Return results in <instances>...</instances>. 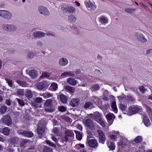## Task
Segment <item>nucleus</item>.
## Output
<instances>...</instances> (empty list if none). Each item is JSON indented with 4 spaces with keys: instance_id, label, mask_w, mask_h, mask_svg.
<instances>
[{
    "instance_id": "nucleus-55",
    "label": "nucleus",
    "mask_w": 152,
    "mask_h": 152,
    "mask_svg": "<svg viewBox=\"0 0 152 152\" xmlns=\"http://www.w3.org/2000/svg\"><path fill=\"white\" fill-rule=\"evenodd\" d=\"M118 98L120 99L121 100H123L124 99H126V96H118Z\"/></svg>"
},
{
    "instance_id": "nucleus-41",
    "label": "nucleus",
    "mask_w": 152,
    "mask_h": 152,
    "mask_svg": "<svg viewBox=\"0 0 152 152\" xmlns=\"http://www.w3.org/2000/svg\"><path fill=\"white\" fill-rule=\"evenodd\" d=\"M52 149L47 146H45L43 150V152H52Z\"/></svg>"
},
{
    "instance_id": "nucleus-54",
    "label": "nucleus",
    "mask_w": 152,
    "mask_h": 152,
    "mask_svg": "<svg viewBox=\"0 0 152 152\" xmlns=\"http://www.w3.org/2000/svg\"><path fill=\"white\" fill-rule=\"evenodd\" d=\"M139 89L141 93H143L145 91L146 89L144 88V87L143 86H141L139 87Z\"/></svg>"
},
{
    "instance_id": "nucleus-51",
    "label": "nucleus",
    "mask_w": 152,
    "mask_h": 152,
    "mask_svg": "<svg viewBox=\"0 0 152 152\" xmlns=\"http://www.w3.org/2000/svg\"><path fill=\"white\" fill-rule=\"evenodd\" d=\"M49 76V75L46 72L42 73L41 77H48Z\"/></svg>"
},
{
    "instance_id": "nucleus-45",
    "label": "nucleus",
    "mask_w": 152,
    "mask_h": 152,
    "mask_svg": "<svg viewBox=\"0 0 152 152\" xmlns=\"http://www.w3.org/2000/svg\"><path fill=\"white\" fill-rule=\"evenodd\" d=\"M58 110L61 112H63L66 110V108L65 107L61 106L59 107Z\"/></svg>"
},
{
    "instance_id": "nucleus-29",
    "label": "nucleus",
    "mask_w": 152,
    "mask_h": 152,
    "mask_svg": "<svg viewBox=\"0 0 152 152\" xmlns=\"http://www.w3.org/2000/svg\"><path fill=\"white\" fill-rule=\"evenodd\" d=\"M65 89L66 91L70 93H73L75 91L74 88L69 86H66Z\"/></svg>"
},
{
    "instance_id": "nucleus-30",
    "label": "nucleus",
    "mask_w": 152,
    "mask_h": 152,
    "mask_svg": "<svg viewBox=\"0 0 152 152\" xmlns=\"http://www.w3.org/2000/svg\"><path fill=\"white\" fill-rule=\"evenodd\" d=\"M111 107L112 109L113 110L114 112L115 113H117L118 112V109L117 107L116 102L113 101L111 105Z\"/></svg>"
},
{
    "instance_id": "nucleus-42",
    "label": "nucleus",
    "mask_w": 152,
    "mask_h": 152,
    "mask_svg": "<svg viewBox=\"0 0 152 152\" xmlns=\"http://www.w3.org/2000/svg\"><path fill=\"white\" fill-rule=\"evenodd\" d=\"M139 40L142 42H145L147 41V40L144 38L143 35L141 34L140 36H137Z\"/></svg>"
},
{
    "instance_id": "nucleus-20",
    "label": "nucleus",
    "mask_w": 152,
    "mask_h": 152,
    "mask_svg": "<svg viewBox=\"0 0 152 152\" xmlns=\"http://www.w3.org/2000/svg\"><path fill=\"white\" fill-rule=\"evenodd\" d=\"M83 107L86 109L88 108L90 109H91L94 107V105L91 102H87L85 103Z\"/></svg>"
},
{
    "instance_id": "nucleus-23",
    "label": "nucleus",
    "mask_w": 152,
    "mask_h": 152,
    "mask_svg": "<svg viewBox=\"0 0 152 152\" xmlns=\"http://www.w3.org/2000/svg\"><path fill=\"white\" fill-rule=\"evenodd\" d=\"M44 105L46 107H51L53 106V100L49 99H47L44 102Z\"/></svg>"
},
{
    "instance_id": "nucleus-50",
    "label": "nucleus",
    "mask_w": 152,
    "mask_h": 152,
    "mask_svg": "<svg viewBox=\"0 0 152 152\" xmlns=\"http://www.w3.org/2000/svg\"><path fill=\"white\" fill-rule=\"evenodd\" d=\"M135 10L134 9H132L131 8H128L125 9V11L128 13H131L132 12Z\"/></svg>"
},
{
    "instance_id": "nucleus-63",
    "label": "nucleus",
    "mask_w": 152,
    "mask_h": 152,
    "mask_svg": "<svg viewBox=\"0 0 152 152\" xmlns=\"http://www.w3.org/2000/svg\"><path fill=\"white\" fill-rule=\"evenodd\" d=\"M71 29L77 30V29H78L79 28H77V27H76V26L75 25H73Z\"/></svg>"
},
{
    "instance_id": "nucleus-24",
    "label": "nucleus",
    "mask_w": 152,
    "mask_h": 152,
    "mask_svg": "<svg viewBox=\"0 0 152 152\" xmlns=\"http://www.w3.org/2000/svg\"><path fill=\"white\" fill-rule=\"evenodd\" d=\"M45 35V33L41 31H38L34 34V37H41L44 36Z\"/></svg>"
},
{
    "instance_id": "nucleus-34",
    "label": "nucleus",
    "mask_w": 152,
    "mask_h": 152,
    "mask_svg": "<svg viewBox=\"0 0 152 152\" xmlns=\"http://www.w3.org/2000/svg\"><path fill=\"white\" fill-rule=\"evenodd\" d=\"M29 75L32 78H35L37 76V74L34 70H31L29 72Z\"/></svg>"
},
{
    "instance_id": "nucleus-60",
    "label": "nucleus",
    "mask_w": 152,
    "mask_h": 152,
    "mask_svg": "<svg viewBox=\"0 0 152 152\" xmlns=\"http://www.w3.org/2000/svg\"><path fill=\"white\" fill-rule=\"evenodd\" d=\"M110 138L112 140H115L116 139V136L115 135L112 134L110 136Z\"/></svg>"
},
{
    "instance_id": "nucleus-64",
    "label": "nucleus",
    "mask_w": 152,
    "mask_h": 152,
    "mask_svg": "<svg viewBox=\"0 0 152 152\" xmlns=\"http://www.w3.org/2000/svg\"><path fill=\"white\" fill-rule=\"evenodd\" d=\"M52 95L50 93H48L45 94V97H46L47 98H48L51 96Z\"/></svg>"
},
{
    "instance_id": "nucleus-62",
    "label": "nucleus",
    "mask_w": 152,
    "mask_h": 152,
    "mask_svg": "<svg viewBox=\"0 0 152 152\" xmlns=\"http://www.w3.org/2000/svg\"><path fill=\"white\" fill-rule=\"evenodd\" d=\"M74 72V74L75 73L76 74H79L80 73V70L79 69H77Z\"/></svg>"
},
{
    "instance_id": "nucleus-26",
    "label": "nucleus",
    "mask_w": 152,
    "mask_h": 152,
    "mask_svg": "<svg viewBox=\"0 0 152 152\" xmlns=\"http://www.w3.org/2000/svg\"><path fill=\"white\" fill-rule=\"evenodd\" d=\"M18 139L16 137H13L10 138V141L11 144L14 145L18 144Z\"/></svg>"
},
{
    "instance_id": "nucleus-37",
    "label": "nucleus",
    "mask_w": 152,
    "mask_h": 152,
    "mask_svg": "<svg viewBox=\"0 0 152 152\" xmlns=\"http://www.w3.org/2000/svg\"><path fill=\"white\" fill-rule=\"evenodd\" d=\"M25 96L28 99L31 98L32 97L33 94L31 91H28L25 94Z\"/></svg>"
},
{
    "instance_id": "nucleus-49",
    "label": "nucleus",
    "mask_w": 152,
    "mask_h": 152,
    "mask_svg": "<svg viewBox=\"0 0 152 152\" xmlns=\"http://www.w3.org/2000/svg\"><path fill=\"white\" fill-rule=\"evenodd\" d=\"M106 117L107 120L108 121H111L113 118L112 116L110 114H108L107 115Z\"/></svg>"
},
{
    "instance_id": "nucleus-53",
    "label": "nucleus",
    "mask_w": 152,
    "mask_h": 152,
    "mask_svg": "<svg viewBox=\"0 0 152 152\" xmlns=\"http://www.w3.org/2000/svg\"><path fill=\"white\" fill-rule=\"evenodd\" d=\"M17 93L19 95L22 96L23 94V92L22 90L19 89L17 91Z\"/></svg>"
},
{
    "instance_id": "nucleus-25",
    "label": "nucleus",
    "mask_w": 152,
    "mask_h": 152,
    "mask_svg": "<svg viewBox=\"0 0 152 152\" xmlns=\"http://www.w3.org/2000/svg\"><path fill=\"white\" fill-rule=\"evenodd\" d=\"M67 80L68 83L71 85L75 86L76 84V80L73 78H69Z\"/></svg>"
},
{
    "instance_id": "nucleus-61",
    "label": "nucleus",
    "mask_w": 152,
    "mask_h": 152,
    "mask_svg": "<svg viewBox=\"0 0 152 152\" xmlns=\"http://www.w3.org/2000/svg\"><path fill=\"white\" fill-rule=\"evenodd\" d=\"M19 113L18 112H16L14 113L15 117V118H18L19 117Z\"/></svg>"
},
{
    "instance_id": "nucleus-13",
    "label": "nucleus",
    "mask_w": 152,
    "mask_h": 152,
    "mask_svg": "<svg viewBox=\"0 0 152 152\" xmlns=\"http://www.w3.org/2000/svg\"><path fill=\"white\" fill-rule=\"evenodd\" d=\"M93 121L90 119H87L85 122V125L89 129H91L93 127Z\"/></svg>"
},
{
    "instance_id": "nucleus-47",
    "label": "nucleus",
    "mask_w": 152,
    "mask_h": 152,
    "mask_svg": "<svg viewBox=\"0 0 152 152\" xmlns=\"http://www.w3.org/2000/svg\"><path fill=\"white\" fill-rule=\"evenodd\" d=\"M6 80L9 86L11 87H12L13 83L12 80L9 79H6Z\"/></svg>"
},
{
    "instance_id": "nucleus-17",
    "label": "nucleus",
    "mask_w": 152,
    "mask_h": 152,
    "mask_svg": "<svg viewBox=\"0 0 152 152\" xmlns=\"http://www.w3.org/2000/svg\"><path fill=\"white\" fill-rule=\"evenodd\" d=\"M68 63V61L66 58H61L59 61V64L61 66L66 65Z\"/></svg>"
},
{
    "instance_id": "nucleus-56",
    "label": "nucleus",
    "mask_w": 152,
    "mask_h": 152,
    "mask_svg": "<svg viewBox=\"0 0 152 152\" xmlns=\"http://www.w3.org/2000/svg\"><path fill=\"white\" fill-rule=\"evenodd\" d=\"M53 132L56 134H58V130L57 127L55 128L53 130Z\"/></svg>"
},
{
    "instance_id": "nucleus-52",
    "label": "nucleus",
    "mask_w": 152,
    "mask_h": 152,
    "mask_svg": "<svg viewBox=\"0 0 152 152\" xmlns=\"http://www.w3.org/2000/svg\"><path fill=\"white\" fill-rule=\"evenodd\" d=\"M34 56V53L32 52H29L27 54L28 57L29 58H33Z\"/></svg>"
},
{
    "instance_id": "nucleus-19",
    "label": "nucleus",
    "mask_w": 152,
    "mask_h": 152,
    "mask_svg": "<svg viewBox=\"0 0 152 152\" xmlns=\"http://www.w3.org/2000/svg\"><path fill=\"white\" fill-rule=\"evenodd\" d=\"M94 117L96 120H98L97 121L102 127H104L105 126V123L104 122L100 117L99 116H95Z\"/></svg>"
},
{
    "instance_id": "nucleus-8",
    "label": "nucleus",
    "mask_w": 152,
    "mask_h": 152,
    "mask_svg": "<svg viewBox=\"0 0 152 152\" xmlns=\"http://www.w3.org/2000/svg\"><path fill=\"white\" fill-rule=\"evenodd\" d=\"M140 110L139 108L137 107H130L129 108L128 113L131 115L137 113Z\"/></svg>"
},
{
    "instance_id": "nucleus-10",
    "label": "nucleus",
    "mask_w": 152,
    "mask_h": 152,
    "mask_svg": "<svg viewBox=\"0 0 152 152\" xmlns=\"http://www.w3.org/2000/svg\"><path fill=\"white\" fill-rule=\"evenodd\" d=\"M45 128L43 124H38L37 127V132L39 135H42L45 131Z\"/></svg>"
},
{
    "instance_id": "nucleus-16",
    "label": "nucleus",
    "mask_w": 152,
    "mask_h": 152,
    "mask_svg": "<svg viewBox=\"0 0 152 152\" xmlns=\"http://www.w3.org/2000/svg\"><path fill=\"white\" fill-rule=\"evenodd\" d=\"M143 121L145 126L148 127L151 125V123L147 116L145 115H143Z\"/></svg>"
},
{
    "instance_id": "nucleus-4",
    "label": "nucleus",
    "mask_w": 152,
    "mask_h": 152,
    "mask_svg": "<svg viewBox=\"0 0 152 152\" xmlns=\"http://www.w3.org/2000/svg\"><path fill=\"white\" fill-rule=\"evenodd\" d=\"M0 16L4 18L9 19L11 17L12 15L8 11L0 10Z\"/></svg>"
},
{
    "instance_id": "nucleus-21",
    "label": "nucleus",
    "mask_w": 152,
    "mask_h": 152,
    "mask_svg": "<svg viewBox=\"0 0 152 152\" xmlns=\"http://www.w3.org/2000/svg\"><path fill=\"white\" fill-rule=\"evenodd\" d=\"M107 144L110 150H113L115 149V146L113 142L107 141Z\"/></svg>"
},
{
    "instance_id": "nucleus-36",
    "label": "nucleus",
    "mask_w": 152,
    "mask_h": 152,
    "mask_svg": "<svg viewBox=\"0 0 152 152\" xmlns=\"http://www.w3.org/2000/svg\"><path fill=\"white\" fill-rule=\"evenodd\" d=\"M7 110V107L5 106H2L0 109V113L1 114H3Z\"/></svg>"
},
{
    "instance_id": "nucleus-5",
    "label": "nucleus",
    "mask_w": 152,
    "mask_h": 152,
    "mask_svg": "<svg viewBox=\"0 0 152 152\" xmlns=\"http://www.w3.org/2000/svg\"><path fill=\"white\" fill-rule=\"evenodd\" d=\"M3 123L7 126H10L12 124V121L10 116L4 115L2 118Z\"/></svg>"
},
{
    "instance_id": "nucleus-32",
    "label": "nucleus",
    "mask_w": 152,
    "mask_h": 152,
    "mask_svg": "<svg viewBox=\"0 0 152 152\" xmlns=\"http://www.w3.org/2000/svg\"><path fill=\"white\" fill-rule=\"evenodd\" d=\"M60 100L63 103H66L67 100L66 96L63 94L60 95Z\"/></svg>"
},
{
    "instance_id": "nucleus-22",
    "label": "nucleus",
    "mask_w": 152,
    "mask_h": 152,
    "mask_svg": "<svg viewBox=\"0 0 152 152\" xmlns=\"http://www.w3.org/2000/svg\"><path fill=\"white\" fill-rule=\"evenodd\" d=\"M16 82L22 87H26L28 86V84L25 81H21L19 80H17Z\"/></svg>"
},
{
    "instance_id": "nucleus-48",
    "label": "nucleus",
    "mask_w": 152,
    "mask_h": 152,
    "mask_svg": "<svg viewBox=\"0 0 152 152\" xmlns=\"http://www.w3.org/2000/svg\"><path fill=\"white\" fill-rule=\"evenodd\" d=\"M119 108L123 111H125L126 109V107L123 104H121L120 105Z\"/></svg>"
},
{
    "instance_id": "nucleus-1",
    "label": "nucleus",
    "mask_w": 152,
    "mask_h": 152,
    "mask_svg": "<svg viewBox=\"0 0 152 152\" xmlns=\"http://www.w3.org/2000/svg\"><path fill=\"white\" fill-rule=\"evenodd\" d=\"M61 10L66 13L72 14L75 11L74 7L71 6H69L67 5L62 4L61 5Z\"/></svg>"
},
{
    "instance_id": "nucleus-33",
    "label": "nucleus",
    "mask_w": 152,
    "mask_h": 152,
    "mask_svg": "<svg viewBox=\"0 0 152 152\" xmlns=\"http://www.w3.org/2000/svg\"><path fill=\"white\" fill-rule=\"evenodd\" d=\"M65 135L68 137H72L74 136V133L71 130L68 129L66 130L65 132Z\"/></svg>"
},
{
    "instance_id": "nucleus-38",
    "label": "nucleus",
    "mask_w": 152,
    "mask_h": 152,
    "mask_svg": "<svg viewBox=\"0 0 152 152\" xmlns=\"http://www.w3.org/2000/svg\"><path fill=\"white\" fill-rule=\"evenodd\" d=\"M142 140V138L140 136H138L134 139V141L136 143H139L141 142Z\"/></svg>"
},
{
    "instance_id": "nucleus-7",
    "label": "nucleus",
    "mask_w": 152,
    "mask_h": 152,
    "mask_svg": "<svg viewBox=\"0 0 152 152\" xmlns=\"http://www.w3.org/2000/svg\"><path fill=\"white\" fill-rule=\"evenodd\" d=\"M2 28L4 30L7 31H15L17 29V28L13 25L4 24L2 26Z\"/></svg>"
},
{
    "instance_id": "nucleus-39",
    "label": "nucleus",
    "mask_w": 152,
    "mask_h": 152,
    "mask_svg": "<svg viewBox=\"0 0 152 152\" xmlns=\"http://www.w3.org/2000/svg\"><path fill=\"white\" fill-rule=\"evenodd\" d=\"M76 137L77 139L78 140H80L82 138V136L81 134H80V132H79L75 131Z\"/></svg>"
},
{
    "instance_id": "nucleus-14",
    "label": "nucleus",
    "mask_w": 152,
    "mask_h": 152,
    "mask_svg": "<svg viewBox=\"0 0 152 152\" xmlns=\"http://www.w3.org/2000/svg\"><path fill=\"white\" fill-rule=\"evenodd\" d=\"M88 143L89 146L91 147L95 148L97 145L96 140L94 139L88 140Z\"/></svg>"
},
{
    "instance_id": "nucleus-28",
    "label": "nucleus",
    "mask_w": 152,
    "mask_h": 152,
    "mask_svg": "<svg viewBox=\"0 0 152 152\" xmlns=\"http://www.w3.org/2000/svg\"><path fill=\"white\" fill-rule=\"evenodd\" d=\"M10 129L8 127H5L2 130V133L4 135H8L10 133Z\"/></svg>"
},
{
    "instance_id": "nucleus-46",
    "label": "nucleus",
    "mask_w": 152,
    "mask_h": 152,
    "mask_svg": "<svg viewBox=\"0 0 152 152\" xmlns=\"http://www.w3.org/2000/svg\"><path fill=\"white\" fill-rule=\"evenodd\" d=\"M17 101L20 105L22 106H23L24 105L25 103L22 100L18 99Z\"/></svg>"
},
{
    "instance_id": "nucleus-2",
    "label": "nucleus",
    "mask_w": 152,
    "mask_h": 152,
    "mask_svg": "<svg viewBox=\"0 0 152 152\" xmlns=\"http://www.w3.org/2000/svg\"><path fill=\"white\" fill-rule=\"evenodd\" d=\"M98 134L99 142L102 144H104L106 141V137L104 133L100 130H97Z\"/></svg>"
},
{
    "instance_id": "nucleus-31",
    "label": "nucleus",
    "mask_w": 152,
    "mask_h": 152,
    "mask_svg": "<svg viewBox=\"0 0 152 152\" xmlns=\"http://www.w3.org/2000/svg\"><path fill=\"white\" fill-rule=\"evenodd\" d=\"M100 88L99 86L97 84L93 85L91 86V89L94 91H96L99 90Z\"/></svg>"
},
{
    "instance_id": "nucleus-44",
    "label": "nucleus",
    "mask_w": 152,
    "mask_h": 152,
    "mask_svg": "<svg viewBox=\"0 0 152 152\" xmlns=\"http://www.w3.org/2000/svg\"><path fill=\"white\" fill-rule=\"evenodd\" d=\"M46 142L47 144L52 147L54 148H56V146L55 144H54L50 140H47L46 141Z\"/></svg>"
},
{
    "instance_id": "nucleus-18",
    "label": "nucleus",
    "mask_w": 152,
    "mask_h": 152,
    "mask_svg": "<svg viewBox=\"0 0 152 152\" xmlns=\"http://www.w3.org/2000/svg\"><path fill=\"white\" fill-rule=\"evenodd\" d=\"M22 134L24 136L28 137H32L34 136V134L32 132L27 131H24L22 132Z\"/></svg>"
},
{
    "instance_id": "nucleus-35",
    "label": "nucleus",
    "mask_w": 152,
    "mask_h": 152,
    "mask_svg": "<svg viewBox=\"0 0 152 152\" xmlns=\"http://www.w3.org/2000/svg\"><path fill=\"white\" fill-rule=\"evenodd\" d=\"M99 21L102 23L105 24L108 23V19L104 16H102L100 18Z\"/></svg>"
},
{
    "instance_id": "nucleus-27",
    "label": "nucleus",
    "mask_w": 152,
    "mask_h": 152,
    "mask_svg": "<svg viewBox=\"0 0 152 152\" xmlns=\"http://www.w3.org/2000/svg\"><path fill=\"white\" fill-rule=\"evenodd\" d=\"M49 89L53 91H55L58 88L57 84L55 83H53L49 87Z\"/></svg>"
},
{
    "instance_id": "nucleus-3",
    "label": "nucleus",
    "mask_w": 152,
    "mask_h": 152,
    "mask_svg": "<svg viewBox=\"0 0 152 152\" xmlns=\"http://www.w3.org/2000/svg\"><path fill=\"white\" fill-rule=\"evenodd\" d=\"M49 85L47 81L44 80L42 82L37 84L36 87L39 89L42 90L47 88Z\"/></svg>"
},
{
    "instance_id": "nucleus-15",
    "label": "nucleus",
    "mask_w": 152,
    "mask_h": 152,
    "mask_svg": "<svg viewBox=\"0 0 152 152\" xmlns=\"http://www.w3.org/2000/svg\"><path fill=\"white\" fill-rule=\"evenodd\" d=\"M74 72L72 71L65 72L62 73L61 76L62 77H74L75 76Z\"/></svg>"
},
{
    "instance_id": "nucleus-58",
    "label": "nucleus",
    "mask_w": 152,
    "mask_h": 152,
    "mask_svg": "<svg viewBox=\"0 0 152 152\" xmlns=\"http://www.w3.org/2000/svg\"><path fill=\"white\" fill-rule=\"evenodd\" d=\"M51 138L52 140L55 142H58V140L54 136L52 135L51 137Z\"/></svg>"
},
{
    "instance_id": "nucleus-40",
    "label": "nucleus",
    "mask_w": 152,
    "mask_h": 152,
    "mask_svg": "<svg viewBox=\"0 0 152 152\" xmlns=\"http://www.w3.org/2000/svg\"><path fill=\"white\" fill-rule=\"evenodd\" d=\"M68 19L71 22H75L76 20V18L73 15H71L68 16Z\"/></svg>"
},
{
    "instance_id": "nucleus-57",
    "label": "nucleus",
    "mask_w": 152,
    "mask_h": 152,
    "mask_svg": "<svg viewBox=\"0 0 152 152\" xmlns=\"http://www.w3.org/2000/svg\"><path fill=\"white\" fill-rule=\"evenodd\" d=\"M5 103L8 106H10L11 104V102L9 99H7L5 101Z\"/></svg>"
},
{
    "instance_id": "nucleus-9",
    "label": "nucleus",
    "mask_w": 152,
    "mask_h": 152,
    "mask_svg": "<svg viewBox=\"0 0 152 152\" xmlns=\"http://www.w3.org/2000/svg\"><path fill=\"white\" fill-rule=\"evenodd\" d=\"M39 12L45 16L49 15V12L48 10L45 7L43 6H40L38 7Z\"/></svg>"
},
{
    "instance_id": "nucleus-43",
    "label": "nucleus",
    "mask_w": 152,
    "mask_h": 152,
    "mask_svg": "<svg viewBox=\"0 0 152 152\" xmlns=\"http://www.w3.org/2000/svg\"><path fill=\"white\" fill-rule=\"evenodd\" d=\"M126 100L129 102H132L134 100V99L130 95H127L126 97Z\"/></svg>"
},
{
    "instance_id": "nucleus-6",
    "label": "nucleus",
    "mask_w": 152,
    "mask_h": 152,
    "mask_svg": "<svg viewBox=\"0 0 152 152\" xmlns=\"http://www.w3.org/2000/svg\"><path fill=\"white\" fill-rule=\"evenodd\" d=\"M42 101V98L41 97H37L35 98L34 102H31L32 106H34L36 107H41V105H39L38 104H41Z\"/></svg>"
},
{
    "instance_id": "nucleus-11",
    "label": "nucleus",
    "mask_w": 152,
    "mask_h": 152,
    "mask_svg": "<svg viewBox=\"0 0 152 152\" xmlns=\"http://www.w3.org/2000/svg\"><path fill=\"white\" fill-rule=\"evenodd\" d=\"M85 4L88 10L91 11L92 10H94L96 8V6L89 0L88 1L85 2Z\"/></svg>"
},
{
    "instance_id": "nucleus-12",
    "label": "nucleus",
    "mask_w": 152,
    "mask_h": 152,
    "mask_svg": "<svg viewBox=\"0 0 152 152\" xmlns=\"http://www.w3.org/2000/svg\"><path fill=\"white\" fill-rule=\"evenodd\" d=\"M80 99L77 98H75L72 99L70 102V105L73 107L77 106L80 104Z\"/></svg>"
},
{
    "instance_id": "nucleus-59",
    "label": "nucleus",
    "mask_w": 152,
    "mask_h": 152,
    "mask_svg": "<svg viewBox=\"0 0 152 152\" xmlns=\"http://www.w3.org/2000/svg\"><path fill=\"white\" fill-rule=\"evenodd\" d=\"M77 128L80 131H82V126L80 124H77Z\"/></svg>"
}]
</instances>
